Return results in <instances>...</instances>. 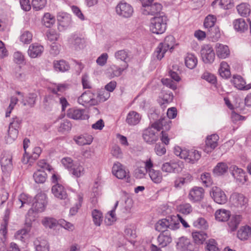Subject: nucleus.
Returning <instances> with one entry per match:
<instances>
[{"label":"nucleus","instance_id":"nucleus-1","mask_svg":"<svg viewBox=\"0 0 251 251\" xmlns=\"http://www.w3.org/2000/svg\"><path fill=\"white\" fill-rule=\"evenodd\" d=\"M171 122L167 118H160L142 131V137L145 142L148 145L154 144L159 139V131L161 129L169 130L171 127Z\"/></svg>","mask_w":251,"mask_h":251},{"label":"nucleus","instance_id":"nucleus-2","mask_svg":"<svg viewBox=\"0 0 251 251\" xmlns=\"http://www.w3.org/2000/svg\"><path fill=\"white\" fill-rule=\"evenodd\" d=\"M64 90V86L63 85H59L56 88L51 89V94H49L45 97L43 103L45 106L47 107H50L54 103L59 102L62 107V111H64L66 108L69 105L66 99L58 94V92H62Z\"/></svg>","mask_w":251,"mask_h":251},{"label":"nucleus","instance_id":"nucleus-3","mask_svg":"<svg viewBox=\"0 0 251 251\" xmlns=\"http://www.w3.org/2000/svg\"><path fill=\"white\" fill-rule=\"evenodd\" d=\"M167 18L164 14L154 16L151 19L150 28L151 31L157 34L164 33L167 27Z\"/></svg>","mask_w":251,"mask_h":251},{"label":"nucleus","instance_id":"nucleus-4","mask_svg":"<svg viewBox=\"0 0 251 251\" xmlns=\"http://www.w3.org/2000/svg\"><path fill=\"white\" fill-rule=\"evenodd\" d=\"M154 0H142V12L145 15H152L159 16L160 14H164L160 12L162 6L159 3H152Z\"/></svg>","mask_w":251,"mask_h":251},{"label":"nucleus","instance_id":"nucleus-5","mask_svg":"<svg viewBox=\"0 0 251 251\" xmlns=\"http://www.w3.org/2000/svg\"><path fill=\"white\" fill-rule=\"evenodd\" d=\"M229 200L231 207L237 208L239 211L244 210L248 205V199L241 193L237 192L232 193Z\"/></svg>","mask_w":251,"mask_h":251},{"label":"nucleus","instance_id":"nucleus-6","mask_svg":"<svg viewBox=\"0 0 251 251\" xmlns=\"http://www.w3.org/2000/svg\"><path fill=\"white\" fill-rule=\"evenodd\" d=\"M176 217H168L165 219L159 220L155 225V229L156 230L162 232L164 231H168L166 230L169 228L172 230L178 228L179 223L175 221Z\"/></svg>","mask_w":251,"mask_h":251},{"label":"nucleus","instance_id":"nucleus-7","mask_svg":"<svg viewBox=\"0 0 251 251\" xmlns=\"http://www.w3.org/2000/svg\"><path fill=\"white\" fill-rule=\"evenodd\" d=\"M115 9L116 13L119 16L124 18L131 17L134 11L133 8L130 4L123 1L119 3Z\"/></svg>","mask_w":251,"mask_h":251},{"label":"nucleus","instance_id":"nucleus-8","mask_svg":"<svg viewBox=\"0 0 251 251\" xmlns=\"http://www.w3.org/2000/svg\"><path fill=\"white\" fill-rule=\"evenodd\" d=\"M35 201L32 204L31 209L37 212H42L44 211L47 205V198L44 194H38L35 198Z\"/></svg>","mask_w":251,"mask_h":251},{"label":"nucleus","instance_id":"nucleus-9","mask_svg":"<svg viewBox=\"0 0 251 251\" xmlns=\"http://www.w3.org/2000/svg\"><path fill=\"white\" fill-rule=\"evenodd\" d=\"M210 195L214 201L218 204H224L227 201L225 192L219 187H213L210 191Z\"/></svg>","mask_w":251,"mask_h":251},{"label":"nucleus","instance_id":"nucleus-10","mask_svg":"<svg viewBox=\"0 0 251 251\" xmlns=\"http://www.w3.org/2000/svg\"><path fill=\"white\" fill-rule=\"evenodd\" d=\"M231 175L236 180V183L238 185H243L247 180L246 173L244 170L239 168L236 166H232L230 168Z\"/></svg>","mask_w":251,"mask_h":251},{"label":"nucleus","instance_id":"nucleus-11","mask_svg":"<svg viewBox=\"0 0 251 251\" xmlns=\"http://www.w3.org/2000/svg\"><path fill=\"white\" fill-rule=\"evenodd\" d=\"M94 95L90 91H87L81 94L77 99L78 102L83 106L95 105L97 104L98 101L94 98Z\"/></svg>","mask_w":251,"mask_h":251},{"label":"nucleus","instance_id":"nucleus-12","mask_svg":"<svg viewBox=\"0 0 251 251\" xmlns=\"http://www.w3.org/2000/svg\"><path fill=\"white\" fill-rule=\"evenodd\" d=\"M180 161H170L163 163L161 166V170L168 173H178L182 170Z\"/></svg>","mask_w":251,"mask_h":251},{"label":"nucleus","instance_id":"nucleus-13","mask_svg":"<svg viewBox=\"0 0 251 251\" xmlns=\"http://www.w3.org/2000/svg\"><path fill=\"white\" fill-rule=\"evenodd\" d=\"M112 174L119 179L125 178L126 182H129V172H126L119 162H116L113 165Z\"/></svg>","mask_w":251,"mask_h":251},{"label":"nucleus","instance_id":"nucleus-14","mask_svg":"<svg viewBox=\"0 0 251 251\" xmlns=\"http://www.w3.org/2000/svg\"><path fill=\"white\" fill-rule=\"evenodd\" d=\"M67 116L69 118L76 120H83L89 118L85 110L75 108L69 109L67 112Z\"/></svg>","mask_w":251,"mask_h":251},{"label":"nucleus","instance_id":"nucleus-15","mask_svg":"<svg viewBox=\"0 0 251 251\" xmlns=\"http://www.w3.org/2000/svg\"><path fill=\"white\" fill-rule=\"evenodd\" d=\"M203 61L205 63H211L215 59V52L212 48L208 45H204L201 51Z\"/></svg>","mask_w":251,"mask_h":251},{"label":"nucleus","instance_id":"nucleus-16","mask_svg":"<svg viewBox=\"0 0 251 251\" xmlns=\"http://www.w3.org/2000/svg\"><path fill=\"white\" fill-rule=\"evenodd\" d=\"M57 19L58 23V29L63 30L68 27L71 24V17L66 13H59Z\"/></svg>","mask_w":251,"mask_h":251},{"label":"nucleus","instance_id":"nucleus-17","mask_svg":"<svg viewBox=\"0 0 251 251\" xmlns=\"http://www.w3.org/2000/svg\"><path fill=\"white\" fill-rule=\"evenodd\" d=\"M0 164L3 172L9 173L13 168L12 157L11 154H4L0 159Z\"/></svg>","mask_w":251,"mask_h":251},{"label":"nucleus","instance_id":"nucleus-18","mask_svg":"<svg viewBox=\"0 0 251 251\" xmlns=\"http://www.w3.org/2000/svg\"><path fill=\"white\" fill-rule=\"evenodd\" d=\"M231 82L234 86L240 90L247 91L251 89V83L246 84V82L240 75H234Z\"/></svg>","mask_w":251,"mask_h":251},{"label":"nucleus","instance_id":"nucleus-19","mask_svg":"<svg viewBox=\"0 0 251 251\" xmlns=\"http://www.w3.org/2000/svg\"><path fill=\"white\" fill-rule=\"evenodd\" d=\"M204 196V190L201 187H195L189 192V198L193 201H199L201 200Z\"/></svg>","mask_w":251,"mask_h":251},{"label":"nucleus","instance_id":"nucleus-20","mask_svg":"<svg viewBox=\"0 0 251 251\" xmlns=\"http://www.w3.org/2000/svg\"><path fill=\"white\" fill-rule=\"evenodd\" d=\"M218 139L219 136L216 134L208 136L205 141L206 147L204 151L209 152L214 150L218 146Z\"/></svg>","mask_w":251,"mask_h":251},{"label":"nucleus","instance_id":"nucleus-21","mask_svg":"<svg viewBox=\"0 0 251 251\" xmlns=\"http://www.w3.org/2000/svg\"><path fill=\"white\" fill-rule=\"evenodd\" d=\"M44 50V48L43 46L38 43L32 44L29 47L28 54L31 58L38 57L41 55Z\"/></svg>","mask_w":251,"mask_h":251},{"label":"nucleus","instance_id":"nucleus-22","mask_svg":"<svg viewBox=\"0 0 251 251\" xmlns=\"http://www.w3.org/2000/svg\"><path fill=\"white\" fill-rule=\"evenodd\" d=\"M51 191L54 197L59 199L65 200L67 198L66 191L62 185L56 184L53 185Z\"/></svg>","mask_w":251,"mask_h":251},{"label":"nucleus","instance_id":"nucleus-23","mask_svg":"<svg viewBox=\"0 0 251 251\" xmlns=\"http://www.w3.org/2000/svg\"><path fill=\"white\" fill-rule=\"evenodd\" d=\"M128 67V65L127 63L122 65L121 66H118L115 64L111 65L109 69V73H110V76L111 78L120 76L122 74L123 71L126 70Z\"/></svg>","mask_w":251,"mask_h":251},{"label":"nucleus","instance_id":"nucleus-24","mask_svg":"<svg viewBox=\"0 0 251 251\" xmlns=\"http://www.w3.org/2000/svg\"><path fill=\"white\" fill-rule=\"evenodd\" d=\"M172 239L169 231H164L157 237L158 244L162 248L166 247L172 242Z\"/></svg>","mask_w":251,"mask_h":251},{"label":"nucleus","instance_id":"nucleus-25","mask_svg":"<svg viewBox=\"0 0 251 251\" xmlns=\"http://www.w3.org/2000/svg\"><path fill=\"white\" fill-rule=\"evenodd\" d=\"M215 48L217 55L220 58L225 59L230 54L228 47L226 45L217 43Z\"/></svg>","mask_w":251,"mask_h":251},{"label":"nucleus","instance_id":"nucleus-26","mask_svg":"<svg viewBox=\"0 0 251 251\" xmlns=\"http://www.w3.org/2000/svg\"><path fill=\"white\" fill-rule=\"evenodd\" d=\"M130 51L126 49L117 50L114 53L115 59L124 62L125 64L127 63V62L130 60Z\"/></svg>","mask_w":251,"mask_h":251},{"label":"nucleus","instance_id":"nucleus-27","mask_svg":"<svg viewBox=\"0 0 251 251\" xmlns=\"http://www.w3.org/2000/svg\"><path fill=\"white\" fill-rule=\"evenodd\" d=\"M54 69L59 72H65L68 71L70 66L68 62L64 60H54L53 62Z\"/></svg>","mask_w":251,"mask_h":251},{"label":"nucleus","instance_id":"nucleus-28","mask_svg":"<svg viewBox=\"0 0 251 251\" xmlns=\"http://www.w3.org/2000/svg\"><path fill=\"white\" fill-rule=\"evenodd\" d=\"M237 237L242 241L251 238V227L248 226H242L238 231Z\"/></svg>","mask_w":251,"mask_h":251},{"label":"nucleus","instance_id":"nucleus-29","mask_svg":"<svg viewBox=\"0 0 251 251\" xmlns=\"http://www.w3.org/2000/svg\"><path fill=\"white\" fill-rule=\"evenodd\" d=\"M37 99V95L36 93H29L27 96L21 100V103L24 106H28L30 107L34 106Z\"/></svg>","mask_w":251,"mask_h":251},{"label":"nucleus","instance_id":"nucleus-30","mask_svg":"<svg viewBox=\"0 0 251 251\" xmlns=\"http://www.w3.org/2000/svg\"><path fill=\"white\" fill-rule=\"evenodd\" d=\"M233 25L234 29L240 32H244L248 29V24L243 18L235 20L233 22Z\"/></svg>","mask_w":251,"mask_h":251},{"label":"nucleus","instance_id":"nucleus-31","mask_svg":"<svg viewBox=\"0 0 251 251\" xmlns=\"http://www.w3.org/2000/svg\"><path fill=\"white\" fill-rule=\"evenodd\" d=\"M141 120V116L137 112L132 111L127 115L126 122L130 126H135L138 124Z\"/></svg>","mask_w":251,"mask_h":251},{"label":"nucleus","instance_id":"nucleus-32","mask_svg":"<svg viewBox=\"0 0 251 251\" xmlns=\"http://www.w3.org/2000/svg\"><path fill=\"white\" fill-rule=\"evenodd\" d=\"M215 216L216 220L219 222H225L229 219L230 212L225 209H219L215 212Z\"/></svg>","mask_w":251,"mask_h":251},{"label":"nucleus","instance_id":"nucleus-33","mask_svg":"<svg viewBox=\"0 0 251 251\" xmlns=\"http://www.w3.org/2000/svg\"><path fill=\"white\" fill-rule=\"evenodd\" d=\"M241 220L242 217L241 215H238L232 216L228 223V225L231 231H234L236 230Z\"/></svg>","mask_w":251,"mask_h":251},{"label":"nucleus","instance_id":"nucleus-34","mask_svg":"<svg viewBox=\"0 0 251 251\" xmlns=\"http://www.w3.org/2000/svg\"><path fill=\"white\" fill-rule=\"evenodd\" d=\"M149 175L151 180L155 183L158 184L161 182L163 179L162 173L159 170H153L149 171Z\"/></svg>","mask_w":251,"mask_h":251},{"label":"nucleus","instance_id":"nucleus-35","mask_svg":"<svg viewBox=\"0 0 251 251\" xmlns=\"http://www.w3.org/2000/svg\"><path fill=\"white\" fill-rule=\"evenodd\" d=\"M228 169V166L227 165L223 162L219 163L213 169V172L215 176H220L223 175L226 173Z\"/></svg>","mask_w":251,"mask_h":251},{"label":"nucleus","instance_id":"nucleus-36","mask_svg":"<svg viewBox=\"0 0 251 251\" xmlns=\"http://www.w3.org/2000/svg\"><path fill=\"white\" fill-rule=\"evenodd\" d=\"M237 10L240 16L246 17L250 13L251 6L248 3H243L237 6Z\"/></svg>","mask_w":251,"mask_h":251},{"label":"nucleus","instance_id":"nucleus-37","mask_svg":"<svg viewBox=\"0 0 251 251\" xmlns=\"http://www.w3.org/2000/svg\"><path fill=\"white\" fill-rule=\"evenodd\" d=\"M195 242L197 244H202L208 237L206 233L203 231H196L192 233Z\"/></svg>","mask_w":251,"mask_h":251},{"label":"nucleus","instance_id":"nucleus-38","mask_svg":"<svg viewBox=\"0 0 251 251\" xmlns=\"http://www.w3.org/2000/svg\"><path fill=\"white\" fill-rule=\"evenodd\" d=\"M33 178L37 183H43L45 182L47 178V174L44 171L38 169L33 176Z\"/></svg>","mask_w":251,"mask_h":251},{"label":"nucleus","instance_id":"nucleus-39","mask_svg":"<svg viewBox=\"0 0 251 251\" xmlns=\"http://www.w3.org/2000/svg\"><path fill=\"white\" fill-rule=\"evenodd\" d=\"M219 73L220 75L223 78H227L230 76V72L229 67L226 62L222 61L221 63Z\"/></svg>","mask_w":251,"mask_h":251},{"label":"nucleus","instance_id":"nucleus-40","mask_svg":"<svg viewBox=\"0 0 251 251\" xmlns=\"http://www.w3.org/2000/svg\"><path fill=\"white\" fill-rule=\"evenodd\" d=\"M198 63L197 58L194 55L188 53L185 59V63L187 67L190 69H194Z\"/></svg>","mask_w":251,"mask_h":251},{"label":"nucleus","instance_id":"nucleus-41","mask_svg":"<svg viewBox=\"0 0 251 251\" xmlns=\"http://www.w3.org/2000/svg\"><path fill=\"white\" fill-rule=\"evenodd\" d=\"M69 171L71 174L76 177L81 176L84 174V168L79 164H74Z\"/></svg>","mask_w":251,"mask_h":251},{"label":"nucleus","instance_id":"nucleus-42","mask_svg":"<svg viewBox=\"0 0 251 251\" xmlns=\"http://www.w3.org/2000/svg\"><path fill=\"white\" fill-rule=\"evenodd\" d=\"M207 35L208 37L211 38L213 41H217L221 36V33L219 27L214 26L208 29Z\"/></svg>","mask_w":251,"mask_h":251},{"label":"nucleus","instance_id":"nucleus-43","mask_svg":"<svg viewBox=\"0 0 251 251\" xmlns=\"http://www.w3.org/2000/svg\"><path fill=\"white\" fill-rule=\"evenodd\" d=\"M76 143L79 146H83L85 145H89L91 143L93 137L91 135L79 136L74 138Z\"/></svg>","mask_w":251,"mask_h":251},{"label":"nucleus","instance_id":"nucleus-44","mask_svg":"<svg viewBox=\"0 0 251 251\" xmlns=\"http://www.w3.org/2000/svg\"><path fill=\"white\" fill-rule=\"evenodd\" d=\"M36 251H49V246L46 240H36L34 242Z\"/></svg>","mask_w":251,"mask_h":251},{"label":"nucleus","instance_id":"nucleus-45","mask_svg":"<svg viewBox=\"0 0 251 251\" xmlns=\"http://www.w3.org/2000/svg\"><path fill=\"white\" fill-rule=\"evenodd\" d=\"M190 242V241L188 238L184 237H180L176 243V248L179 251H185Z\"/></svg>","mask_w":251,"mask_h":251},{"label":"nucleus","instance_id":"nucleus-46","mask_svg":"<svg viewBox=\"0 0 251 251\" xmlns=\"http://www.w3.org/2000/svg\"><path fill=\"white\" fill-rule=\"evenodd\" d=\"M18 133L19 130L9 127L8 134L5 137L6 143H11L13 142L17 138Z\"/></svg>","mask_w":251,"mask_h":251},{"label":"nucleus","instance_id":"nucleus-47","mask_svg":"<svg viewBox=\"0 0 251 251\" xmlns=\"http://www.w3.org/2000/svg\"><path fill=\"white\" fill-rule=\"evenodd\" d=\"M187 162L194 164L201 157V154L197 150H190L188 153Z\"/></svg>","mask_w":251,"mask_h":251},{"label":"nucleus","instance_id":"nucleus-48","mask_svg":"<svg viewBox=\"0 0 251 251\" xmlns=\"http://www.w3.org/2000/svg\"><path fill=\"white\" fill-rule=\"evenodd\" d=\"M55 22L54 17L49 13L44 14L42 23L47 27H50Z\"/></svg>","mask_w":251,"mask_h":251},{"label":"nucleus","instance_id":"nucleus-49","mask_svg":"<svg viewBox=\"0 0 251 251\" xmlns=\"http://www.w3.org/2000/svg\"><path fill=\"white\" fill-rule=\"evenodd\" d=\"M216 22V18L212 15H208L204 19V26L208 29L214 26L215 22Z\"/></svg>","mask_w":251,"mask_h":251},{"label":"nucleus","instance_id":"nucleus-50","mask_svg":"<svg viewBox=\"0 0 251 251\" xmlns=\"http://www.w3.org/2000/svg\"><path fill=\"white\" fill-rule=\"evenodd\" d=\"M175 39L174 36L172 35H169L166 37L164 39V42L160 43L161 44H163L164 47L166 48L168 50H173L175 45Z\"/></svg>","mask_w":251,"mask_h":251},{"label":"nucleus","instance_id":"nucleus-51","mask_svg":"<svg viewBox=\"0 0 251 251\" xmlns=\"http://www.w3.org/2000/svg\"><path fill=\"white\" fill-rule=\"evenodd\" d=\"M177 209L180 213L183 214L187 215L192 211L193 208L190 204L185 203L177 206Z\"/></svg>","mask_w":251,"mask_h":251},{"label":"nucleus","instance_id":"nucleus-52","mask_svg":"<svg viewBox=\"0 0 251 251\" xmlns=\"http://www.w3.org/2000/svg\"><path fill=\"white\" fill-rule=\"evenodd\" d=\"M192 180L191 176H188L186 177H178L174 182V186L176 188H181L185 183L190 182Z\"/></svg>","mask_w":251,"mask_h":251},{"label":"nucleus","instance_id":"nucleus-53","mask_svg":"<svg viewBox=\"0 0 251 251\" xmlns=\"http://www.w3.org/2000/svg\"><path fill=\"white\" fill-rule=\"evenodd\" d=\"M42 223L45 226L50 228H53L58 225L57 221L55 219L52 218H45L42 220Z\"/></svg>","mask_w":251,"mask_h":251},{"label":"nucleus","instance_id":"nucleus-54","mask_svg":"<svg viewBox=\"0 0 251 251\" xmlns=\"http://www.w3.org/2000/svg\"><path fill=\"white\" fill-rule=\"evenodd\" d=\"M167 50H168L164 47L163 45L160 43L154 51V54L158 60H161Z\"/></svg>","mask_w":251,"mask_h":251},{"label":"nucleus","instance_id":"nucleus-55","mask_svg":"<svg viewBox=\"0 0 251 251\" xmlns=\"http://www.w3.org/2000/svg\"><path fill=\"white\" fill-rule=\"evenodd\" d=\"M193 226L198 228L206 229L208 227V224L205 220L203 218H199L194 221Z\"/></svg>","mask_w":251,"mask_h":251},{"label":"nucleus","instance_id":"nucleus-56","mask_svg":"<svg viewBox=\"0 0 251 251\" xmlns=\"http://www.w3.org/2000/svg\"><path fill=\"white\" fill-rule=\"evenodd\" d=\"M78 201L75 203V205L70 210V214L72 216H74L76 214L78 211V209L81 206V203L83 201L82 196L80 195H78L77 196Z\"/></svg>","mask_w":251,"mask_h":251},{"label":"nucleus","instance_id":"nucleus-57","mask_svg":"<svg viewBox=\"0 0 251 251\" xmlns=\"http://www.w3.org/2000/svg\"><path fill=\"white\" fill-rule=\"evenodd\" d=\"M47 3L46 0H32V6L33 9L38 11L43 9Z\"/></svg>","mask_w":251,"mask_h":251},{"label":"nucleus","instance_id":"nucleus-58","mask_svg":"<svg viewBox=\"0 0 251 251\" xmlns=\"http://www.w3.org/2000/svg\"><path fill=\"white\" fill-rule=\"evenodd\" d=\"M32 39V34L28 31H25L20 36V41L25 44H29Z\"/></svg>","mask_w":251,"mask_h":251},{"label":"nucleus","instance_id":"nucleus-59","mask_svg":"<svg viewBox=\"0 0 251 251\" xmlns=\"http://www.w3.org/2000/svg\"><path fill=\"white\" fill-rule=\"evenodd\" d=\"M92 215L95 224L100 226L102 221V213L100 211L95 209L92 211Z\"/></svg>","mask_w":251,"mask_h":251},{"label":"nucleus","instance_id":"nucleus-60","mask_svg":"<svg viewBox=\"0 0 251 251\" xmlns=\"http://www.w3.org/2000/svg\"><path fill=\"white\" fill-rule=\"evenodd\" d=\"M206 251H219L217 243L214 239H210L206 242Z\"/></svg>","mask_w":251,"mask_h":251},{"label":"nucleus","instance_id":"nucleus-61","mask_svg":"<svg viewBox=\"0 0 251 251\" xmlns=\"http://www.w3.org/2000/svg\"><path fill=\"white\" fill-rule=\"evenodd\" d=\"M172 70H171L169 72V75L172 79H174L176 82H178L180 80L177 71H179V69L177 66H173Z\"/></svg>","mask_w":251,"mask_h":251},{"label":"nucleus","instance_id":"nucleus-62","mask_svg":"<svg viewBox=\"0 0 251 251\" xmlns=\"http://www.w3.org/2000/svg\"><path fill=\"white\" fill-rule=\"evenodd\" d=\"M217 3L224 9H228L231 6V0H215L212 5L214 6Z\"/></svg>","mask_w":251,"mask_h":251},{"label":"nucleus","instance_id":"nucleus-63","mask_svg":"<svg viewBox=\"0 0 251 251\" xmlns=\"http://www.w3.org/2000/svg\"><path fill=\"white\" fill-rule=\"evenodd\" d=\"M201 179L203 184L208 187L212 184L210 174L208 173H204L201 175Z\"/></svg>","mask_w":251,"mask_h":251},{"label":"nucleus","instance_id":"nucleus-64","mask_svg":"<svg viewBox=\"0 0 251 251\" xmlns=\"http://www.w3.org/2000/svg\"><path fill=\"white\" fill-rule=\"evenodd\" d=\"M154 151L156 154L159 156H162L165 154L166 152V149L164 145L160 143L156 144Z\"/></svg>","mask_w":251,"mask_h":251}]
</instances>
